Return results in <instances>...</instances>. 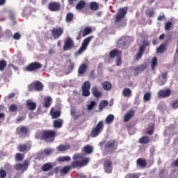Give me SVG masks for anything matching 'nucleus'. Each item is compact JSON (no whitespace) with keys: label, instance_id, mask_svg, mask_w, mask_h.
<instances>
[{"label":"nucleus","instance_id":"f257e3e1","mask_svg":"<svg viewBox=\"0 0 178 178\" xmlns=\"http://www.w3.org/2000/svg\"><path fill=\"white\" fill-rule=\"evenodd\" d=\"M56 137V131L52 130H43L41 132L40 140L44 143H54Z\"/></svg>","mask_w":178,"mask_h":178},{"label":"nucleus","instance_id":"f03ea898","mask_svg":"<svg viewBox=\"0 0 178 178\" xmlns=\"http://www.w3.org/2000/svg\"><path fill=\"white\" fill-rule=\"evenodd\" d=\"M104 130V121H99L95 127H93L91 129L90 136L92 138L98 137L102 133Z\"/></svg>","mask_w":178,"mask_h":178},{"label":"nucleus","instance_id":"7ed1b4c3","mask_svg":"<svg viewBox=\"0 0 178 178\" xmlns=\"http://www.w3.org/2000/svg\"><path fill=\"white\" fill-rule=\"evenodd\" d=\"M116 149H118V142H116V140H110L104 145V151H106V152L113 154Z\"/></svg>","mask_w":178,"mask_h":178},{"label":"nucleus","instance_id":"20e7f679","mask_svg":"<svg viewBox=\"0 0 178 178\" xmlns=\"http://www.w3.org/2000/svg\"><path fill=\"white\" fill-rule=\"evenodd\" d=\"M90 158H83L81 160H74L71 163L72 169H77V168H83L88 165Z\"/></svg>","mask_w":178,"mask_h":178},{"label":"nucleus","instance_id":"39448f33","mask_svg":"<svg viewBox=\"0 0 178 178\" xmlns=\"http://www.w3.org/2000/svg\"><path fill=\"white\" fill-rule=\"evenodd\" d=\"M41 67H42V64L38 62H33L26 65L24 70V72H38Z\"/></svg>","mask_w":178,"mask_h":178},{"label":"nucleus","instance_id":"423d86ee","mask_svg":"<svg viewBox=\"0 0 178 178\" xmlns=\"http://www.w3.org/2000/svg\"><path fill=\"white\" fill-rule=\"evenodd\" d=\"M44 90V85L41 81H36L32 83H31L28 86V91H42Z\"/></svg>","mask_w":178,"mask_h":178},{"label":"nucleus","instance_id":"0eeeda50","mask_svg":"<svg viewBox=\"0 0 178 178\" xmlns=\"http://www.w3.org/2000/svg\"><path fill=\"white\" fill-rule=\"evenodd\" d=\"M74 48H76L74 41L72 38L67 37L64 41V45L63 47V51H70V49H73Z\"/></svg>","mask_w":178,"mask_h":178},{"label":"nucleus","instance_id":"6e6552de","mask_svg":"<svg viewBox=\"0 0 178 178\" xmlns=\"http://www.w3.org/2000/svg\"><path fill=\"white\" fill-rule=\"evenodd\" d=\"M92 38H94V36L91 35V36L87 37L83 40L81 47L78 50L79 55H81V54H83V52H84V51L87 49V47H88V44L91 42V41L92 40Z\"/></svg>","mask_w":178,"mask_h":178},{"label":"nucleus","instance_id":"1a4fd4ad","mask_svg":"<svg viewBox=\"0 0 178 178\" xmlns=\"http://www.w3.org/2000/svg\"><path fill=\"white\" fill-rule=\"evenodd\" d=\"M64 29L62 27L53 28L51 30V36L54 40H59L63 35Z\"/></svg>","mask_w":178,"mask_h":178},{"label":"nucleus","instance_id":"9d476101","mask_svg":"<svg viewBox=\"0 0 178 178\" xmlns=\"http://www.w3.org/2000/svg\"><path fill=\"white\" fill-rule=\"evenodd\" d=\"M127 15V8H120L118 13L115 15V23H120V22L126 17Z\"/></svg>","mask_w":178,"mask_h":178},{"label":"nucleus","instance_id":"9b49d317","mask_svg":"<svg viewBox=\"0 0 178 178\" xmlns=\"http://www.w3.org/2000/svg\"><path fill=\"white\" fill-rule=\"evenodd\" d=\"M17 150L19 152H22L23 154H27L29 151L31 149V144H19L17 147Z\"/></svg>","mask_w":178,"mask_h":178},{"label":"nucleus","instance_id":"f8f14e48","mask_svg":"<svg viewBox=\"0 0 178 178\" xmlns=\"http://www.w3.org/2000/svg\"><path fill=\"white\" fill-rule=\"evenodd\" d=\"M112 160L111 159H107L104 161V163L103 164L104 166V172H106V173H111L113 169V168L112 167Z\"/></svg>","mask_w":178,"mask_h":178},{"label":"nucleus","instance_id":"ddd939ff","mask_svg":"<svg viewBox=\"0 0 178 178\" xmlns=\"http://www.w3.org/2000/svg\"><path fill=\"white\" fill-rule=\"evenodd\" d=\"M48 9L51 12H58L60 10V3L59 2H51L48 5Z\"/></svg>","mask_w":178,"mask_h":178},{"label":"nucleus","instance_id":"4468645a","mask_svg":"<svg viewBox=\"0 0 178 178\" xmlns=\"http://www.w3.org/2000/svg\"><path fill=\"white\" fill-rule=\"evenodd\" d=\"M27 168H29V161H24V163H18L15 164V170H27Z\"/></svg>","mask_w":178,"mask_h":178},{"label":"nucleus","instance_id":"2eb2a0df","mask_svg":"<svg viewBox=\"0 0 178 178\" xmlns=\"http://www.w3.org/2000/svg\"><path fill=\"white\" fill-rule=\"evenodd\" d=\"M172 94V90L170 89L167 90H160L158 92V95L160 98H168L170 97Z\"/></svg>","mask_w":178,"mask_h":178},{"label":"nucleus","instance_id":"dca6fc26","mask_svg":"<svg viewBox=\"0 0 178 178\" xmlns=\"http://www.w3.org/2000/svg\"><path fill=\"white\" fill-rule=\"evenodd\" d=\"M16 134L18 135L24 134V136H27L29 134V128H27V127H17L16 129Z\"/></svg>","mask_w":178,"mask_h":178},{"label":"nucleus","instance_id":"f3484780","mask_svg":"<svg viewBox=\"0 0 178 178\" xmlns=\"http://www.w3.org/2000/svg\"><path fill=\"white\" fill-rule=\"evenodd\" d=\"M51 102L52 98L51 97H44V102L42 103L43 108H46V109L49 108V106H51Z\"/></svg>","mask_w":178,"mask_h":178},{"label":"nucleus","instance_id":"a211bd4d","mask_svg":"<svg viewBox=\"0 0 178 178\" xmlns=\"http://www.w3.org/2000/svg\"><path fill=\"white\" fill-rule=\"evenodd\" d=\"M147 69V65L142 64L140 65H138L135 67L134 72H135V76H137L139 72H144Z\"/></svg>","mask_w":178,"mask_h":178},{"label":"nucleus","instance_id":"6ab92c4d","mask_svg":"<svg viewBox=\"0 0 178 178\" xmlns=\"http://www.w3.org/2000/svg\"><path fill=\"white\" fill-rule=\"evenodd\" d=\"M26 108L29 111H35L37 108V104L33 102L31 100L26 102Z\"/></svg>","mask_w":178,"mask_h":178},{"label":"nucleus","instance_id":"aec40b11","mask_svg":"<svg viewBox=\"0 0 178 178\" xmlns=\"http://www.w3.org/2000/svg\"><path fill=\"white\" fill-rule=\"evenodd\" d=\"M135 111L134 109L129 110L127 113L124 115V121L129 122L131 118L134 116Z\"/></svg>","mask_w":178,"mask_h":178},{"label":"nucleus","instance_id":"412c9836","mask_svg":"<svg viewBox=\"0 0 178 178\" xmlns=\"http://www.w3.org/2000/svg\"><path fill=\"white\" fill-rule=\"evenodd\" d=\"M92 93L95 98H101V97H102V92L98 90V87L97 86H94L92 88Z\"/></svg>","mask_w":178,"mask_h":178},{"label":"nucleus","instance_id":"4be33fe9","mask_svg":"<svg viewBox=\"0 0 178 178\" xmlns=\"http://www.w3.org/2000/svg\"><path fill=\"white\" fill-rule=\"evenodd\" d=\"M122 55V51L118 50L117 49H114L113 50L111 51L109 53L110 58H116V56H120Z\"/></svg>","mask_w":178,"mask_h":178},{"label":"nucleus","instance_id":"5701e85b","mask_svg":"<svg viewBox=\"0 0 178 178\" xmlns=\"http://www.w3.org/2000/svg\"><path fill=\"white\" fill-rule=\"evenodd\" d=\"M102 88L106 91H110L112 88V83L108 81H104L102 83Z\"/></svg>","mask_w":178,"mask_h":178},{"label":"nucleus","instance_id":"b1692460","mask_svg":"<svg viewBox=\"0 0 178 178\" xmlns=\"http://www.w3.org/2000/svg\"><path fill=\"white\" fill-rule=\"evenodd\" d=\"M144 51H145V47L144 46H140L139 47V51L136 55V60H139L140 58H143V55L144 54Z\"/></svg>","mask_w":178,"mask_h":178},{"label":"nucleus","instance_id":"393cba45","mask_svg":"<svg viewBox=\"0 0 178 178\" xmlns=\"http://www.w3.org/2000/svg\"><path fill=\"white\" fill-rule=\"evenodd\" d=\"M122 95L126 98H130V97L132 95L131 90L129 88H124L122 90Z\"/></svg>","mask_w":178,"mask_h":178},{"label":"nucleus","instance_id":"a878e982","mask_svg":"<svg viewBox=\"0 0 178 178\" xmlns=\"http://www.w3.org/2000/svg\"><path fill=\"white\" fill-rule=\"evenodd\" d=\"M88 69V66L87 65V64L81 65L78 70L79 74H84V73L87 72Z\"/></svg>","mask_w":178,"mask_h":178},{"label":"nucleus","instance_id":"bb28decb","mask_svg":"<svg viewBox=\"0 0 178 178\" xmlns=\"http://www.w3.org/2000/svg\"><path fill=\"white\" fill-rule=\"evenodd\" d=\"M168 50V47H166V44H161L156 49L157 54H163L165 51Z\"/></svg>","mask_w":178,"mask_h":178},{"label":"nucleus","instance_id":"cd10ccee","mask_svg":"<svg viewBox=\"0 0 178 178\" xmlns=\"http://www.w3.org/2000/svg\"><path fill=\"white\" fill-rule=\"evenodd\" d=\"M136 165L140 166V168H145L147 166V160L139 158L136 161Z\"/></svg>","mask_w":178,"mask_h":178},{"label":"nucleus","instance_id":"c85d7f7f","mask_svg":"<svg viewBox=\"0 0 178 178\" xmlns=\"http://www.w3.org/2000/svg\"><path fill=\"white\" fill-rule=\"evenodd\" d=\"M54 168V165L51 164V163H46L42 166V170L43 172H48L49 170H51Z\"/></svg>","mask_w":178,"mask_h":178},{"label":"nucleus","instance_id":"c756f323","mask_svg":"<svg viewBox=\"0 0 178 178\" xmlns=\"http://www.w3.org/2000/svg\"><path fill=\"white\" fill-rule=\"evenodd\" d=\"M63 125V121L62 120H56L54 121L53 126L55 129H60Z\"/></svg>","mask_w":178,"mask_h":178},{"label":"nucleus","instance_id":"7c9ffc66","mask_svg":"<svg viewBox=\"0 0 178 178\" xmlns=\"http://www.w3.org/2000/svg\"><path fill=\"white\" fill-rule=\"evenodd\" d=\"M70 169H72V165H65L60 170V174L67 175L70 172Z\"/></svg>","mask_w":178,"mask_h":178},{"label":"nucleus","instance_id":"2f4dec72","mask_svg":"<svg viewBox=\"0 0 178 178\" xmlns=\"http://www.w3.org/2000/svg\"><path fill=\"white\" fill-rule=\"evenodd\" d=\"M140 144H149V136H142L139 139Z\"/></svg>","mask_w":178,"mask_h":178},{"label":"nucleus","instance_id":"473e14b6","mask_svg":"<svg viewBox=\"0 0 178 178\" xmlns=\"http://www.w3.org/2000/svg\"><path fill=\"white\" fill-rule=\"evenodd\" d=\"M94 151V149H92V147H91L90 145H86L83 147V152H85V154L90 155V154H92V152Z\"/></svg>","mask_w":178,"mask_h":178},{"label":"nucleus","instance_id":"72a5a7b5","mask_svg":"<svg viewBox=\"0 0 178 178\" xmlns=\"http://www.w3.org/2000/svg\"><path fill=\"white\" fill-rule=\"evenodd\" d=\"M92 32V29L86 27L80 33H82L83 37H86V35H88V34H91Z\"/></svg>","mask_w":178,"mask_h":178},{"label":"nucleus","instance_id":"f704fd0d","mask_svg":"<svg viewBox=\"0 0 178 178\" xmlns=\"http://www.w3.org/2000/svg\"><path fill=\"white\" fill-rule=\"evenodd\" d=\"M161 77L163 79V81L161 82L160 86H163L168 81V72H163L161 74Z\"/></svg>","mask_w":178,"mask_h":178},{"label":"nucleus","instance_id":"c9c22d12","mask_svg":"<svg viewBox=\"0 0 178 178\" xmlns=\"http://www.w3.org/2000/svg\"><path fill=\"white\" fill-rule=\"evenodd\" d=\"M108 105H109V103L108 102V101L102 100L100 102V103L99 104V109L100 111H102V109H104V108H106V106H108Z\"/></svg>","mask_w":178,"mask_h":178},{"label":"nucleus","instance_id":"e433bc0d","mask_svg":"<svg viewBox=\"0 0 178 178\" xmlns=\"http://www.w3.org/2000/svg\"><path fill=\"white\" fill-rule=\"evenodd\" d=\"M57 149L61 152L63 151H67V149H70V145H60Z\"/></svg>","mask_w":178,"mask_h":178},{"label":"nucleus","instance_id":"4c0bfd02","mask_svg":"<svg viewBox=\"0 0 178 178\" xmlns=\"http://www.w3.org/2000/svg\"><path fill=\"white\" fill-rule=\"evenodd\" d=\"M86 7V1H80L76 6V9L77 10H81V9L84 8Z\"/></svg>","mask_w":178,"mask_h":178},{"label":"nucleus","instance_id":"58836bf2","mask_svg":"<svg viewBox=\"0 0 178 178\" xmlns=\"http://www.w3.org/2000/svg\"><path fill=\"white\" fill-rule=\"evenodd\" d=\"M74 17V15L73 14V13H67V15L65 17L66 22L70 23L72 22V20H73Z\"/></svg>","mask_w":178,"mask_h":178},{"label":"nucleus","instance_id":"ea45409f","mask_svg":"<svg viewBox=\"0 0 178 178\" xmlns=\"http://www.w3.org/2000/svg\"><path fill=\"white\" fill-rule=\"evenodd\" d=\"M114 119H115V115L110 114L106 118L105 122L106 123V124H111V123L113 122Z\"/></svg>","mask_w":178,"mask_h":178},{"label":"nucleus","instance_id":"a19ab883","mask_svg":"<svg viewBox=\"0 0 178 178\" xmlns=\"http://www.w3.org/2000/svg\"><path fill=\"white\" fill-rule=\"evenodd\" d=\"M118 44L119 47H126L127 45V40H126L125 38H122L118 41Z\"/></svg>","mask_w":178,"mask_h":178},{"label":"nucleus","instance_id":"79ce46f5","mask_svg":"<svg viewBox=\"0 0 178 178\" xmlns=\"http://www.w3.org/2000/svg\"><path fill=\"white\" fill-rule=\"evenodd\" d=\"M99 6H98V3L95 1H92L90 3V8L91 9V10H98Z\"/></svg>","mask_w":178,"mask_h":178},{"label":"nucleus","instance_id":"37998d69","mask_svg":"<svg viewBox=\"0 0 178 178\" xmlns=\"http://www.w3.org/2000/svg\"><path fill=\"white\" fill-rule=\"evenodd\" d=\"M24 159V154L22 153H17L15 154V161L16 162H22Z\"/></svg>","mask_w":178,"mask_h":178},{"label":"nucleus","instance_id":"c03bdc74","mask_svg":"<svg viewBox=\"0 0 178 178\" xmlns=\"http://www.w3.org/2000/svg\"><path fill=\"white\" fill-rule=\"evenodd\" d=\"M156 65H158V58L156 57H153L152 60L151 67L152 70H155V67H156Z\"/></svg>","mask_w":178,"mask_h":178},{"label":"nucleus","instance_id":"a18cd8bd","mask_svg":"<svg viewBox=\"0 0 178 178\" xmlns=\"http://www.w3.org/2000/svg\"><path fill=\"white\" fill-rule=\"evenodd\" d=\"M51 115L52 116V119H58V118L60 116V111H51Z\"/></svg>","mask_w":178,"mask_h":178},{"label":"nucleus","instance_id":"49530a36","mask_svg":"<svg viewBox=\"0 0 178 178\" xmlns=\"http://www.w3.org/2000/svg\"><path fill=\"white\" fill-rule=\"evenodd\" d=\"M90 88H91V83L90 81H85L82 85V90H90Z\"/></svg>","mask_w":178,"mask_h":178},{"label":"nucleus","instance_id":"de8ad7c7","mask_svg":"<svg viewBox=\"0 0 178 178\" xmlns=\"http://www.w3.org/2000/svg\"><path fill=\"white\" fill-rule=\"evenodd\" d=\"M151 92H146L145 93L144 96H143V101L145 102H148V101H149L151 99Z\"/></svg>","mask_w":178,"mask_h":178},{"label":"nucleus","instance_id":"09e8293b","mask_svg":"<svg viewBox=\"0 0 178 178\" xmlns=\"http://www.w3.org/2000/svg\"><path fill=\"white\" fill-rule=\"evenodd\" d=\"M71 158L69 156H60L58 158V162H65V161H70Z\"/></svg>","mask_w":178,"mask_h":178},{"label":"nucleus","instance_id":"8fccbe9b","mask_svg":"<svg viewBox=\"0 0 178 178\" xmlns=\"http://www.w3.org/2000/svg\"><path fill=\"white\" fill-rule=\"evenodd\" d=\"M6 67V61L5 60H0V70L3 72Z\"/></svg>","mask_w":178,"mask_h":178},{"label":"nucleus","instance_id":"3c124183","mask_svg":"<svg viewBox=\"0 0 178 178\" xmlns=\"http://www.w3.org/2000/svg\"><path fill=\"white\" fill-rule=\"evenodd\" d=\"M8 109L10 112H17L19 107L16 104H12Z\"/></svg>","mask_w":178,"mask_h":178},{"label":"nucleus","instance_id":"603ef678","mask_svg":"<svg viewBox=\"0 0 178 178\" xmlns=\"http://www.w3.org/2000/svg\"><path fill=\"white\" fill-rule=\"evenodd\" d=\"M124 178H140V177L137 174L131 173L127 174Z\"/></svg>","mask_w":178,"mask_h":178},{"label":"nucleus","instance_id":"864d4df0","mask_svg":"<svg viewBox=\"0 0 178 178\" xmlns=\"http://www.w3.org/2000/svg\"><path fill=\"white\" fill-rule=\"evenodd\" d=\"M95 105H97L95 102H94V101L90 102V104H88V110L92 111V109L94 108V106H95Z\"/></svg>","mask_w":178,"mask_h":178},{"label":"nucleus","instance_id":"5fc2aeb1","mask_svg":"<svg viewBox=\"0 0 178 178\" xmlns=\"http://www.w3.org/2000/svg\"><path fill=\"white\" fill-rule=\"evenodd\" d=\"M82 95L83 97H90V90H88V89H82Z\"/></svg>","mask_w":178,"mask_h":178},{"label":"nucleus","instance_id":"6e6d98bb","mask_svg":"<svg viewBox=\"0 0 178 178\" xmlns=\"http://www.w3.org/2000/svg\"><path fill=\"white\" fill-rule=\"evenodd\" d=\"M172 109H177L178 108V99L174 100L171 104Z\"/></svg>","mask_w":178,"mask_h":178},{"label":"nucleus","instance_id":"4d7b16f0","mask_svg":"<svg viewBox=\"0 0 178 178\" xmlns=\"http://www.w3.org/2000/svg\"><path fill=\"white\" fill-rule=\"evenodd\" d=\"M81 154L76 153L73 156L72 159L73 161H79V159H81Z\"/></svg>","mask_w":178,"mask_h":178},{"label":"nucleus","instance_id":"13d9d810","mask_svg":"<svg viewBox=\"0 0 178 178\" xmlns=\"http://www.w3.org/2000/svg\"><path fill=\"white\" fill-rule=\"evenodd\" d=\"M83 115H84V111H82V113L80 114H77V115L75 114L73 118L74 120H79V119H80V118H81V116H83Z\"/></svg>","mask_w":178,"mask_h":178},{"label":"nucleus","instance_id":"bf43d9fd","mask_svg":"<svg viewBox=\"0 0 178 178\" xmlns=\"http://www.w3.org/2000/svg\"><path fill=\"white\" fill-rule=\"evenodd\" d=\"M5 177H6V171H5L3 169L0 170V178Z\"/></svg>","mask_w":178,"mask_h":178},{"label":"nucleus","instance_id":"052dcab7","mask_svg":"<svg viewBox=\"0 0 178 178\" xmlns=\"http://www.w3.org/2000/svg\"><path fill=\"white\" fill-rule=\"evenodd\" d=\"M155 14V12L154 10H148L146 13L147 16H148V17H154V15Z\"/></svg>","mask_w":178,"mask_h":178},{"label":"nucleus","instance_id":"680f3d73","mask_svg":"<svg viewBox=\"0 0 178 178\" xmlns=\"http://www.w3.org/2000/svg\"><path fill=\"white\" fill-rule=\"evenodd\" d=\"M76 108L73 107L70 110V115L72 116V118H74L76 116Z\"/></svg>","mask_w":178,"mask_h":178},{"label":"nucleus","instance_id":"e2e57ef3","mask_svg":"<svg viewBox=\"0 0 178 178\" xmlns=\"http://www.w3.org/2000/svg\"><path fill=\"white\" fill-rule=\"evenodd\" d=\"M170 27H172V22H168L165 25V30H170Z\"/></svg>","mask_w":178,"mask_h":178},{"label":"nucleus","instance_id":"0e129e2a","mask_svg":"<svg viewBox=\"0 0 178 178\" xmlns=\"http://www.w3.org/2000/svg\"><path fill=\"white\" fill-rule=\"evenodd\" d=\"M122 63H123V61H122V58H120V57H118L116 60V65L122 66Z\"/></svg>","mask_w":178,"mask_h":178},{"label":"nucleus","instance_id":"69168bd1","mask_svg":"<svg viewBox=\"0 0 178 178\" xmlns=\"http://www.w3.org/2000/svg\"><path fill=\"white\" fill-rule=\"evenodd\" d=\"M22 38V35L19 33H15L13 35L14 40H20Z\"/></svg>","mask_w":178,"mask_h":178},{"label":"nucleus","instance_id":"338daca9","mask_svg":"<svg viewBox=\"0 0 178 178\" xmlns=\"http://www.w3.org/2000/svg\"><path fill=\"white\" fill-rule=\"evenodd\" d=\"M159 22H162V20H166V17H165V15H159L157 18Z\"/></svg>","mask_w":178,"mask_h":178},{"label":"nucleus","instance_id":"774afa93","mask_svg":"<svg viewBox=\"0 0 178 178\" xmlns=\"http://www.w3.org/2000/svg\"><path fill=\"white\" fill-rule=\"evenodd\" d=\"M165 169H162L161 170H160L159 172V176L161 177H163V175H165Z\"/></svg>","mask_w":178,"mask_h":178}]
</instances>
